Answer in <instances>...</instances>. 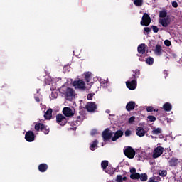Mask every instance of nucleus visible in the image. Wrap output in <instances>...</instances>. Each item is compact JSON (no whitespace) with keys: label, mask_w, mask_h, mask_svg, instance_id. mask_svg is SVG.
Here are the masks:
<instances>
[{"label":"nucleus","mask_w":182,"mask_h":182,"mask_svg":"<svg viewBox=\"0 0 182 182\" xmlns=\"http://www.w3.org/2000/svg\"><path fill=\"white\" fill-rule=\"evenodd\" d=\"M113 134H114V132L113 131L110 130L109 128H106L102 134V139L104 141H109L110 139H112Z\"/></svg>","instance_id":"1"},{"label":"nucleus","mask_w":182,"mask_h":182,"mask_svg":"<svg viewBox=\"0 0 182 182\" xmlns=\"http://www.w3.org/2000/svg\"><path fill=\"white\" fill-rule=\"evenodd\" d=\"M124 154L128 159H134V156H136V151H134L132 146H127L124 149Z\"/></svg>","instance_id":"2"},{"label":"nucleus","mask_w":182,"mask_h":182,"mask_svg":"<svg viewBox=\"0 0 182 182\" xmlns=\"http://www.w3.org/2000/svg\"><path fill=\"white\" fill-rule=\"evenodd\" d=\"M35 130H36V132H39V130H41V132H43V133L46 134H49V132H50V129L48 127V125H45L41 122L37 123L35 125Z\"/></svg>","instance_id":"3"},{"label":"nucleus","mask_w":182,"mask_h":182,"mask_svg":"<svg viewBox=\"0 0 182 182\" xmlns=\"http://www.w3.org/2000/svg\"><path fill=\"white\" fill-rule=\"evenodd\" d=\"M85 109L89 113H95L97 110V104L95 102H88L85 105Z\"/></svg>","instance_id":"4"},{"label":"nucleus","mask_w":182,"mask_h":182,"mask_svg":"<svg viewBox=\"0 0 182 182\" xmlns=\"http://www.w3.org/2000/svg\"><path fill=\"white\" fill-rule=\"evenodd\" d=\"M73 86L77 89H80V90H86V83L82 80L73 81Z\"/></svg>","instance_id":"5"},{"label":"nucleus","mask_w":182,"mask_h":182,"mask_svg":"<svg viewBox=\"0 0 182 182\" xmlns=\"http://www.w3.org/2000/svg\"><path fill=\"white\" fill-rule=\"evenodd\" d=\"M151 23V18H150V16L147 13H144L142 16V20L140 22V24L142 26H149L150 23Z\"/></svg>","instance_id":"6"},{"label":"nucleus","mask_w":182,"mask_h":182,"mask_svg":"<svg viewBox=\"0 0 182 182\" xmlns=\"http://www.w3.org/2000/svg\"><path fill=\"white\" fill-rule=\"evenodd\" d=\"M56 123L60 126H65L68 123V119L62 114H58L56 115Z\"/></svg>","instance_id":"7"},{"label":"nucleus","mask_w":182,"mask_h":182,"mask_svg":"<svg viewBox=\"0 0 182 182\" xmlns=\"http://www.w3.org/2000/svg\"><path fill=\"white\" fill-rule=\"evenodd\" d=\"M164 151V148H163V146H157L156 148L154 149L153 151V159H159V157H160V156L163 154Z\"/></svg>","instance_id":"8"},{"label":"nucleus","mask_w":182,"mask_h":182,"mask_svg":"<svg viewBox=\"0 0 182 182\" xmlns=\"http://www.w3.org/2000/svg\"><path fill=\"white\" fill-rule=\"evenodd\" d=\"M126 85L129 90H134L137 87V80L132 78V80L126 82Z\"/></svg>","instance_id":"9"},{"label":"nucleus","mask_w":182,"mask_h":182,"mask_svg":"<svg viewBox=\"0 0 182 182\" xmlns=\"http://www.w3.org/2000/svg\"><path fill=\"white\" fill-rule=\"evenodd\" d=\"M25 139L28 143H32V141H35V134L32 131H28L26 133Z\"/></svg>","instance_id":"10"},{"label":"nucleus","mask_w":182,"mask_h":182,"mask_svg":"<svg viewBox=\"0 0 182 182\" xmlns=\"http://www.w3.org/2000/svg\"><path fill=\"white\" fill-rule=\"evenodd\" d=\"M159 23L162 25L163 28H167L171 23V19L168 18H159Z\"/></svg>","instance_id":"11"},{"label":"nucleus","mask_w":182,"mask_h":182,"mask_svg":"<svg viewBox=\"0 0 182 182\" xmlns=\"http://www.w3.org/2000/svg\"><path fill=\"white\" fill-rule=\"evenodd\" d=\"M63 114H64V116H65V117H72V116L75 114L72 109H70V107H64L63 109Z\"/></svg>","instance_id":"12"},{"label":"nucleus","mask_w":182,"mask_h":182,"mask_svg":"<svg viewBox=\"0 0 182 182\" xmlns=\"http://www.w3.org/2000/svg\"><path fill=\"white\" fill-rule=\"evenodd\" d=\"M73 96H75V90L70 87H67L65 97H67V99H70V97H73Z\"/></svg>","instance_id":"13"},{"label":"nucleus","mask_w":182,"mask_h":182,"mask_svg":"<svg viewBox=\"0 0 182 182\" xmlns=\"http://www.w3.org/2000/svg\"><path fill=\"white\" fill-rule=\"evenodd\" d=\"M123 136V131L117 130L112 138V141H116L118 139H120Z\"/></svg>","instance_id":"14"},{"label":"nucleus","mask_w":182,"mask_h":182,"mask_svg":"<svg viewBox=\"0 0 182 182\" xmlns=\"http://www.w3.org/2000/svg\"><path fill=\"white\" fill-rule=\"evenodd\" d=\"M136 107V102L134 101L129 102L126 105V109L127 112H132V110H134V108Z\"/></svg>","instance_id":"15"},{"label":"nucleus","mask_w":182,"mask_h":182,"mask_svg":"<svg viewBox=\"0 0 182 182\" xmlns=\"http://www.w3.org/2000/svg\"><path fill=\"white\" fill-rule=\"evenodd\" d=\"M48 168H49V166L45 163L38 165V171H40V173L46 172Z\"/></svg>","instance_id":"16"},{"label":"nucleus","mask_w":182,"mask_h":182,"mask_svg":"<svg viewBox=\"0 0 182 182\" xmlns=\"http://www.w3.org/2000/svg\"><path fill=\"white\" fill-rule=\"evenodd\" d=\"M154 53L157 56H161L163 53V48H161V46L159 44H157L155 47Z\"/></svg>","instance_id":"17"},{"label":"nucleus","mask_w":182,"mask_h":182,"mask_svg":"<svg viewBox=\"0 0 182 182\" xmlns=\"http://www.w3.org/2000/svg\"><path fill=\"white\" fill-rule=\"evenodd\" d=\"M137 50L140 55H144V53H146V44H140L137 48Z\"/></svg>","instance_id":"18"},{"label":"nucleus","mask_w":182,"mask_h":182,"mask_svg":"<svg viewBox=\"0 0 182 182\" xmlns=\"http://www.w3.org/2000/svg\"><path fill=\"white\" fill-rule=\"evenodd\" d=\"M136 133L139 137H143L146 134V131L141 127H139L136 129Z\"/></svg>","instance_id":"19"},{"label":"nucleus","mask_w":182,"mask_h":182,"mask_svg":"<svg viewBox=\"0 0 182 182\" xmlns=\"http://www.w3.org/2000/svg\"><path fill=\"white\" fill-rule=\"evenodd\" d=\"M168 163L170 167H176L178 164V159L173 157L168 161Z\"/></svg>","instance_id":"20"},{"label":"nucleus","mask_w":182,"mask_h":182,"mask_svg":"<svg viewBox=\"0 0 182 182\" xmlns=\"http://www.w3.org/2000/svg\"><path fill=\"white\" fill-rule=\"evenodd\" d=\"M52 109L49 108L44 114V117L46 120H50L52 119Z\"/></svg>","instance_id":"21"},{"label":"nucleus","mask_w":182,"mask_h":182,"mask_svg":"<svg viewBox=\"0 0 182 182\" xmlns=\"http://www.w3.org/2000/svg\"><path fill=\"white\" fill-rule=\"evenodd\" d=\"M163 109H164V110H165V112H171V110L173 109V105H171V104L170 102H166L163 105Z\"/></svg>","instance_id":"22"},{"label":"nucleus","mask_w":182,"mask_h":182,"mask_svg":"<svg viewBox=\"0 0 182 182\" xmlns=\"http://www.w3.org/2000/svg\"><path fill=\"white\" fill-rule=\"evenodd\" d=\"M84 76H85V81L89 83V82H90L91 79H92V73L90 72H87L84 73Z\"/></svg>","instance_id":"23"},{"label":"nucleus","mask_w":182,"mask_h":182,"mask_svg":"<svg viewBox=\"0 0 182 182\" xmlns=\"http://www.w3.org/2000/svg\"><path fill=\"white\" fill-rule=\"evenodd\" d=\"M99 144V141L97 139H95L92 144L90 146V150H92V151H95V149L97 147V145Z\"/></svg>","instance_id":"24"},{"label":"nucleus","mask_w":182,"mask_h":182,"mask_svg":"<svg viewBox=\"0 0 182 182\" xmlns=\"http://www.w3.org/2000/svg\"><path fill=\"white\" fill-rule=\"evenodd\" d=\"M130 178L132 180H139V178H140V173H131Z\"/></svg>","instance_id":"25"},{"label":"nucleus","mask_w":182,"mask_h":182,"mask_svg":"<svg viewBox=\"0 0 182 182\" xmlns=\"http://www.w3.org/2000/svg\"><path fill=\"white\" fill-rule=\"evenodd\" d=\"M139 76H140V70H135V71H134V74L132 75V79H139Z\"/></svg>","instance_id":"26"},{"label":"nucleus","mask_w":182,"mask_h":182,"mask_svg":"<svg viewBox=\"0 0 182 182\" xmlns=\"http://www.w3.org/2000/svg\"><path fill=\"white\" fill-rule=\"evenodd\" d=\"M107 166H109V161L105 160L101 162V167L103 170H106Z\"/></svg>","instance_id":"27"},{"label":"nucleus","mask_w":182,"mask_h":182,"mask_svg":"<svg viewBox=\"0 0 182 182\" xmlns=\"http://www.w3.org/2000/svg\"><path fill=\"white\" fill-rule=\"evenodd\" d=\"M167 16V10H162L159 11V18H164Z\"/></svg>","instance_id":"28"},{"label":"nucleus","mask_w":182,"mask_h":182,"mask_svg":"<svg viewBox=\"0 0 182 182\" xmlns=\"http://www.w3.org/2000/svg\"><path fill=\"white\" fill-rule=\"evenodd\" d=\"M146 62L147 65H153L154 63V58H153L152 57H149L146 59Z\"/></svg>","instance_id":"29"},{"label":"nucleus","mask_w":182,"mask_h":182,"mask_svg":"<svg viewBox=\"0 0 182 182\" xmlns=\"http://www.w3.org/2000/svg\"><path fill=\"white\" fill-rule=\"evenodd\" d=\"M134 4L136 6H143V0H134Z\"/></svg>","instance_id":"30"},{"label":"nucleus","mask_w":182,"mask_h":182,"mask_svg":"<svg viewBox=\"0 0 182 182\" xmlns=\"http://www.w3.org/2000/svg\"><path fill=\"white\" fill-rule=\"evenodd\" d=\"M141 181H147V173H141L139 177Z\"/></svg>","instance_id":"31"},{"label":"nucleus","mask_w":182,"mask_h":182,"mask_svg":"<svg viewBox=\"0 0 182 182\" xmlns=\"http://www.w3.org/2000/svg\"><path fill=\"white\" fill-rule=\"evenodd\" d=\"M159 174L161 177H166L167 176V171L166 170H159Z\"/></svg>","instance_id":"32"},{"label":"nucleus","mask_w":182,"mask_h":182,"mask_svg":"<svg viewBox=\"0 0 182 182\" xmlns=\"http://www.w3.org/2000/svg\"><path fill=\"white\" fill-rule=\"evenodd\" d=\"M160 133H161V129L160 128H157L156 129H154L152 131V134H160Z\"/></svg>","instance_id":"33"},{"label":"nucleus","mask_w":182,"mask_h":182,"mask_svg":"<svg viewBox=\"0 0 182 182\" xmlns=\"http://www.w3.org/2000/svg\"><path fill=\"white\" fill-rule=\"evenodd\" d=\"M147 119H149V122H156V120H157V119L156 118V117L153 116V115H149L147 117Z\"/></svg>","instance_id":"34"},{"label":"nucleus","mask_w":182,"mask_h":182,"mask_svg":"<svg viewBox=\"0 0 182 182\" xmlns=\"http://www.w3.org/2000/svg\"><path fill=\"white\" fill-rule=\"evenodd\" d=\"M116 181L117 182H123V176L122 175H117Z\"/></svg>","instance_id":"35"},{"label":"nucleus","mask_w":182,"mask_h":182,"mask_svg":"<svg viewBox=\"0 0 182 182\" xmlns=\"http://www.w3.org/2000/svg\"><path fill=\"white\" fill-rule=\"evenodd\" d=\"M151 29L154 33L159 32V27H157V26H151Z\"/></svg>","instance_id":"36"},{"label":"nucleus","mask_w":182,"mask_h":182,"mask_svg":"<svg viewBox=\"0 0 182 182\" xmlns=\"http://www.w3.org/2000/svg\"><path fill=\"white\" fill-rule=\"evenodd\" d=\"M146 112L151 113V112H156V109L152 106L146 107Z\"/></svg>","instance_id":"37"},{"label":"nucleus","mask_w":182,"mask_h":182,"mask_svg":"<svg viewBox=\"0 0 182 182\" xmlns=\"http://www.w3.org/2000/svg\"><path fill=\"white\" fill-rule=\"evenodd\" d=\"M93 96H95V94L90 93L87 95V100H93Z\"/></svg>","instance_id":"38"},{"label":"nucleus","mask_w":182,"mask_h":182,"mask_svg":"<svg viewBox=\"0 0 182 182\" xmlns=\"http://www.w3.org/2000/svg\"><path fill=\"white\" fill-rule=\"evenodd\" d=\"M134 120H136V117L132 116V117H131L129 119L128 122H129L130 124H132L134 122Z\"/></svg>","instance_id":"39"},{"label":"nucleus","mask_w":182,"mask_h":182,"mask_svg":"<svg viewBox=\"0 0 182 182\" xmlns=\"http://www.w3.org/2000/svg\"><path fill=\"white\" fill-rule=\"evenodd\" d=\"M164 45L165 46H171V41H170L169 40H165Z\"/></svg>","instance_id":"40"},{"label":"nucleus","mask_w":182,"mask_h":182,"mask_svg":"<svg viewBox=\"0 0 182 182\" xmlns=\"http://www.w3.org/2000/svg\"><path fill=\"white\" fill-rule=\"evenodd\" d=\"M126 137H129V136H132V131L130 129H127L125 131Z\"/></svg>","instance_id":"41"},{"label":"nucleus","mask_w":182,"mask_h":182,"mask_svg":"<svg viewBox=\"0 0 182 182\" xmlns=\"http://www.w3.org/2000/svg\"><path fill=\"white\" fill-rule=\"evenodd\" d=\"M144 32H146V33H149V32H151V28H150L149 27H145L144 28Z\"/></svg>","instance_id":"42"},{"label":"nucleus","mask_w":182,"mask_h":182,"mask_svg":"<svg viewBox=\"0 0 182 182\" xmlns=\"http://www.w3.org/2000/svg\"><path fill=\"white\" fill-rule=\"evenodd\" d=\"M172 6L173 8H178V4L177 3V1H173L172 2Z\"/></svg>","instance_id":"43"},{"label":"nucleus","mask_w":182,"mask_h":182,"mask_svg":"<svg viewBox=\"0 0 182 182\" xmlns=\"http://www.w3.org/2000/svg\"><path fill=\"white\" fill-rule=\"evenodd\" d=\"M131 174H135L136 173V168H132L130 169Z\"/></svg>","instance_id":"44"},{"label":"nucleus","mask_w":182,"mask_h":182,"mask_svg":"<svg viewBox=\"0 0 182 182\" xmlns=\"http://www.w3.org/2000/svg\"><path fill=\"white\" fill-rule=\"evenodd\" d=\"M148 182H157V181H156V178L151 177L149 179Z\"/></svg>","instance_id":"45"},{"label":"nucleus","mask_w":182,"mask_h":182,"mask_svg":"<svg viewBox=\"0 0 182 182\" xmlns=\"http://www.w3.org/2000/svg\"><path fill=\"white\" fill-rule=\"evenodd\" d=\"M96 133H97V132L96 131V129H93L91 132V136H95V134H96Z\"/></svg>","instance_id":"46"},{"label":"nucleus","mask_w":182,"mask_h":182,"mask_svg":"<svg viewBox=\"0 0 182 182\" xmlns=\"http://www.w3.org/2000/svg\"><path fill=\"white\" fill-rule=\"evenodd\" d=\"M35 100L36 102H41V99L39 98V97H35Z\"/></svg>","instance_id":"47"},{"label":"nucleus","mask_w":182,"mask_h":182,"mask_svg":"<svg viewBox=\"0 0 182 182\" xmlns=\"http://www.w3.org/2000/svg\"><path fill=\"white\" fill-rule=\"evenodd\" d=\"M126 180H127V177L126 176L122 177V181H126Z\"/></svg>","instance_id":"48"},{"label":"nucleus","mask_w":182,"mask_h":182,"mask_svg":"<svg viewBox=\"0 0 182 182\" xmlns=\"http://www.w3.org/2000/svg\"><path fill=\"white\" fill-rule=\"evenodd\" d=\"M139 60H140V62H143V58H139Z\"/></svg>","instance_id":"49"},{"label":"nucleus","mask_w":182,"mask_h":182,"mask_svg":"<svg viewBox=\"0 0 182 182\" xmlns=\"http://www.w3.org/2000/svg\"><path fill=\"white\" fill-rule=\"evenodd\" d=\"M79 119H80V116L77 117V119L79 120Z\"/></svg>","instance_id":"50"},{"label":"nucleus","mask_w":182,"mask_h":182,"mask_svg":"<svg viewBox=\"0 0 182 182\" xmlns=\"http://www.w3.org/2000/svg\"><path fill=\"white\" fill-rule=\"evenodd\" d=\"M102 146H104V144H103V143L102 144Z\"/></svg>","instance_id":"51"}]
</instances>
